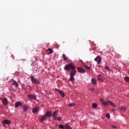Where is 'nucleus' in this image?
Listing matches in <instances>:
<instances>
[{
	"label": "nucleus",
	"mask_w": 129,
	"mask_h": 129,
	"mask_svg": "<svg viewBox=\"0 0 129 129\" xmlns=\"http://www.w3.org/2000/svg\"><path fill=\"white\" fill-rule=\"evenodd\" d=\"M112 111H115V109H112Z\"/></svg>",
	"instance_id": "nucleus-34"
},
{
	"label": "nucleus",
	"mask_w": 129,
	"mask_h": 129,
	"mask_svg": "<svg viewBox=\"0 0 129 129\" xmlns=\"http://www.w3.org/2000/svg\"><path fill=\"white\" fill-rule=\"evenodd\" d=\"M59 127L61 129H65V125H63L62 124H59Z\"/></svg>",
	"instance_id": "nucleus-23"
},
{
	"label": "nucleus",
	"mask_w": 129,
	"mask_h": 129,
	"mask_svg": "<svg viewBox=\"0 0 129 129\" xmlns=\"http://www.w3.org/2000/svg\"><path fill=\"white\" fill-rule=\"evenodd\" d=\"M0 125H1V123H0Z\"/></svg>",
	"instance_id": "nucleus-35"
},
{
	"label": "nucleus",
	"mask_w": 129,
	"mask_h": 129,
	"mask_svg": "<svg viewBox=\"0 0 129 129\" xmlns=\"http://www.w3.org/2000/svg\"><path fill=\"white\" fill-rule=\"evenodd\" d=\"M19 106H23V103L21 101H17L15 104V107L18 108Z\"/></svg>",
	"instance_id": "nucleus-7"
},
{
	"label": "nucleus",
	"mask_w": 129,
	"mask_h": 129,
	"mask_svg": "<svg viewBox=\"0 0 129 129\" xmlns=\"http://www.w3.org/2000/svg\"><path fill=\"white\" fill-rule=\"evenodd\" d=\"M94 60L97 62V64H100V62H101V57H100L99 56H97L94 59Z\"/></svg>",
	"instance_id": "nucleus-9"
},
{
	"label": "nucleus",
	"mask_w": 129,
	"mask_h": 129,
	"mask_svg": "<svg viewBox=\"0 0 129 129\" xmlns=\"http://www.w3.org/2000/svg\"><path fill=\"white\" fill-rule=\"evenodd\" d=\"M56 91H57L58 93H59L60 95H61V97H65V93L62 91H61L58 89H55Z\"/></svg>",
	"instance_id": "nucleus-6"
},
{
	"label": "nucleus",
	"mask_w": 129,
	"mask_h": 129,
	"mask_svg": "<svg viewBox=\"0 0 129 129\" xmlns=\"http://www.w3.org/2000/svg\"><path fill=\"white\" fill-rule=\"evenodd\" d=\"M31 65L32 67H34V66L36 65V62H35V61H33Z\"/></svg>",
	"instance_id": "nucleus-28"
},
{
	"label": "nucleus",
	"mask_w": 129,
	"mask_h": 129,
	"mask_svg": "<svg viewBox=\"0 0 129 129\" xmlns=\"http://www.w3.org/2000/svg\"><path fill=\"white\" fill-rule=\"evenodd\" d=\"M92 106L93 108H96L97 107V104H96V103H93Z\"/></svg>",
	"instance_id": "nucleus-26"
},
{
	"label": "nucleus",
	"mask_w": 129,
	"mask_h": 129,
	"mask_svg": "<svg viewBox=\"0 0 129 129\" xmlns=\"http://www.w3.org/2000/svg\"><path fill=\"white\" fill-rule=\"evenodd\" d=\"M47 53L48 55H50V54H52L53 53V49L51 48L48 49L47 50Z\"/></svg>",
	"instance_id": "nucleus-16"
},
{
	"label": "nucleus",
	"mask_w": 129,
	"mask_h": 129,
	"mask_svg": "<svg viewBox=\"0 0 129 129\" xmlns=\"http://www.w3.org/2000/svg\"><path fill=\"white\" fill-rule=\"evenodd\" d=\"M120 109V110H122V111H125V108L124 107H121Z\"/></svg>",
	"instance_id": "nucleus-27"
},
{
	"label": "nucleus",
	"mask_w": 129,
	"mask_h": 129,
	"mask_svg": "<svg viewBox=\"0 0 129 129\" xmlns=\"http://www.w3.org/2000/svg\"><path fill=\"white\" fill-rule=\"evenodd\" d=\"M40 108L39 107H35L32 109L33 113H36V112H38L39 111Z\"/></svg>",
	"instance_id": "nucleus-11"
},
{
	"label": "nucleus",
	"mask_w": 129,
	"mask_h": 129,
	"mask_svg": "<svg viewBox=\"0 0 129 129\" xmlns=\"http://www.w3.org/2000/svg\"><path fill=\"white\" fill-rule=\"evenodd\" d=\"M44 115H45L46 117L52 116V112H51L50 111H48L46 112V113Z\"/></svg>",
	"instance_id": "nucleus-12"
},
{
	"label": "nucleus",
	"mask_w": 129,
	"mask_h": 129,
	"mask_svg": "<svg viewBox=\"0 0 129 129\" xmlns=\"http://www.w3.org/2000/svg\"><path fill=\"white\" fill-rule=\"evenodd\" d=\"M94 89H95L94 88H93L91 89V91H94Z\"/></svg>",
	"instance_id": "nucleus-32"
},
{
	"label": "nucleus",
	"mask_w": 129,
	"mask_h": 129,
	"mask_svg": "<svg viewBox=\"0 0 129 129\" xmlns=\"http://www.w3.org/2000/svg\"><path fill=\"white\" fill-rule=\"evenodd\" d=\"M91 81L93 84H96V80H95V79H92Z\"/></svg>",
	"instance_id": "nucleus-21"
},
{
	"label": "nucleus",
	"mask_w": 129,
	"mask_h": 129,
	"mask_svg": "<svg viewBox=\"0 0 129 129\" xmlns=\"http://www.w3.org/2000/svg\"><path fill=\"white\" fill-rule=\"evenodd\" d=\"M3 123H5V124H7V125H10L11 124V121L8 119H5L3 121Z\"/></svg>",
	"instance_id": "nucleus-13"
},
{
	"label": "nucleus",
	"mask_w": 129,
	"mask_h": 129,
	"mask_svg": "<svg viewBox=\"0 0 129 129\" xmlns=\"http://www.w3.org/2000/svg\"><path fill=\"white\" fill-rule=\"evenodd\" d=\"M27 97L30 99V100H37V97L35 95L29 94L27 95Z\"/></svg>",
	"instance_id": "nucleus-5"
},
{
	"label": "nucleus",
	"mask_w": 129,
	"mask_h": 129,
	"mask_svg": "<svg viewBox=\"0 0 129 129\" xmlns=\"http://www.w3.org/2000/svg\"><path fill=\"white\" fill-rule=\"evenodd\" d=\"M30 78L32 83H34V84H40V80L35 78L33 76H31Z\"/></svg>",
	"instance_id": "nucleus-4"
},
{
	"label": "nucleus",
	"mask_w": 129,
	"mask_h": 129,
	"mask_svg": "<svg viewBox=\"0 0 129 129\" xmlns=\"http://www.w3.org/2000/svg\"><path fill=\"white\" fill-rule=\"evenodd\" d=\"M74 105H75V103H70L68 104V106H69L70 107L74 106Z\"/></svg>",
	"instance_id": "nucleus-22"
},
{
	"label": "nucleus",
	"mask_w": 129,
	"mask_h": 129,
	"mask_svg": "<svg viewBox=\"0 0 129 129\" xmlns=\"http://www.w3.org/2000/svg\"><path fill=\"white\" fill-rule=\"evenodd\" d=\"M84 67L87 69V70H90V68L89 67L86 66V64L84 65Z\"/></svg>",
	"instance_id": "nucleus-24"
},
{
	"label": "nucleus",
	"mask_w": 129,
	"mask_h": 129,
	"mask_svg": "<svg viewBox=\"0 0 129 129\" xmlns=\"http://www.w3.org/2000/svg\"><path fill=\"white\" fill-rule=\"evenodd\" d=\"M112 127H113L114 128H116V126L112 125Z\"/></svg>",
	"instance_id": "nucleus-33"
},
{
	"label": "nucleus",
	"mask_w": 129,
	"mask_h": 129,
	"mask_svg": "<svg viewBox=\"0 0 129 129\" xmlns=\"http://www.w3.org/2000/svg\"><path fill=\"white\" fill-rule=\"evenodd\" d=\"M105 69H106V70H109V67H108V66H106L105 67Z\"/></svg>",
	"instance_id": "nucleus-30"
},
{
	"label": "nucleus",
	"mask_w": 129,
	"mask_h": 129,
	"mask_svg": "<svg viewBox=\"0 0 129 129\" xmlns=\"http://www.w3.org/2000/svg\"><path fill=\"white\" fill-rule=\"evenodd\" d=\"M57 113H58V111L55 110L52 113V117L54 120H57V119L60 121L61 119V116H59L58 118L57 117Z\"/></svg>",
	"instance_id": "nucleus-3"
},
{
	"label": "nucleus",
	"mask_w": 129,
	"mask_h": 129,
	"mask_svg": "<svg viewBox=\"0 0 129 129\" xmlns=\"http://www.w3.org/2000/svg\"><path fill=\"white\" fill-rule=\"evenodd\" d=\"M98 80L99 81H102V80H103V76H102L101 74H99L98 76Z\"/></svg>",
	"instance_id": "nucleus-14"
},
{
	"label": "nucleus",
	"mask_w": 129,
	"mask_h": 129,
	"mask_svg": "<svg viewBox=\"0 0 129 129\" xmlns=\"http://www.w3.org/2000/svg\"><path fill=\"white\" fill-rule=\"evenodd\" d=\"M46 119H47V117L44 114L41 116V117L40 119V121L42 122V121H44V120H46Z\"/></svg>",
	"instance_id": "nucleus-15"
},
{
	"label": "nucleus",
	"mask_w": 129,
	"mask_h": 129,
	"mask_svg": "<svg viewBox=\"0 0 129 129\" xmlns=\"http://www.w3.org/2000/svg\"><path fill=\"white\" fill-rule=\"evenodd\" d=\"M2 123L3 125V126H6V125H5V123H3V121L2 122Z\"/></svg>",
	"instance_id": "nucleus-31"
},
{
	"label": "nucleus",
	"mask_w": 129,
	"mask_h": 129,
	"mask_svg": "<svg viewBox=\"0 0 129 129\" xmlns=\"http://www.w3.org/2000/svg\"><path fill=\"white\" fill-rule=\"evenodd\" d=\"M124 80L126 81V82L129 83V77H125Z\"/></svg>",
	"instance_id": "nucleus-25"
},
{
	"label": "nucleus",
	"mask_w": 129,
	"mask_h": 129,
	"mask_svg": "<svg viewBox=\"0 0 129 129\" xmlns=\"http://www.w3.org/2000/svg\"><path fill=\"white\" fill-rule=\"evenodd\" d=\"M62 58H63V60H64V61H67V56H66V55H65V54H62Z\"/></svg>",
	"instance_id": "nucleus-20"
},
{
	"label": "nucleus",
	"mask_w": 129,
	"mask_h": 129,
	"mask_svg": "<svg viewBox=\"0 0 129 129\" xmlns=\"http://www.w3.org/2000/svg\"><path fill=\"white\" fill-rule=\"evenodd\" d=\"M2 102L4 105H8L9 104V101L7 98H4L2 100Z\"/></svg>",
	"instance_id": "nucleus-8"
},
{
	"label": "nucleus",
	"mask_w": 129,
	"mask_h": 129,
	"mask_svg": "<svg viewBox=\"0 0 129 129\" xmlns=\"http://www.w3.org/2000/svg\"><path fill=\"white\" fill-rule=\"evenodd\" d=\"M13 85L15 86V87H18V86H19V84H18V83L16 81H14L13 82Z\"/></svg>",
	"instance_id": "nucleus-18"
},
{
	"label": "nucleus",
	"mask_w": 129,
	"mask_h": 129,
	"mask_svg": "<svg viewBox=\"0 0 129 129\" xmlns=\"http://www.w3.org/2000/svg\"><path fill=\"white\" fill-rule=\"evenodd\" d=\"M64 69L65 70H67V71H69L70 69H71L72 71H71L70 73V81H71L72 82H73L74 81V76H75L76 74V71L75 70V67L74 65H73L72 63H70L69 64H66L64 67Z\"/></svg>",
	"instance_id": "nucleus-1"
},
{
	"label": "nucleus",
	"mask_w": 129,
	"mask_h": 129,
	"mask_svg": "<svg viewBox=\"0 0 129 129\" xmlns=\"http://www.w3.org/2000/svg\"><path fill=\"white\" fill-rule=\"evenodd\" d=\"M77 69L78 72L80 73H85V70H84L83 68L79 67Z\"/></svg>",
	"instance_id": "nucleus-10"
},
{
	"label": "nucleus",
	"mask_w": 129,
	"mask_h": 129,
	"mask_svg": "<svg viewBox=\"0 0 129 129\" xmlns=\"http://www.w3.org/2000/svg\"><path fill=\"white\" fill-rule=\"evenodd\" d=\"M106 117H107V118H109L110 117V115H109V114L107 113L106 115Z\"/></svg>",
	"instance_id": "nucleus-29"
},
{
	"label": "nucleus",
	"mask_w": 129,
	"mask_h": 129,
	"mask_svg": "<svg viewBox=\"0 0 129 129\" xmlns=\"http://www.w3.org/2000/svg\"><path fill=\"white\" fill-rule=\"evenodd\" d=\"M22 108L23 109L24 111H27L29 109L28 106L27 105H23L22 106Z\"/></svg>",
	"instance_id": "nucleus-17"
},
{
	"label": "nucleus",
	"mask_w": 129,
	"mask_h": 129,
	"mask_svg": "<svg viewBox=\"0 0 129 129\" xmlns=\"http://www.w3.org/2000/svg\"><path fill=\"white\" fill-rule=\"evenodd\" d=\"M64 129H72L70 126L68 125V124H66L64 125Z\"/></svg>",
	"instance_id": "nucleus-19"
},
{
	"label": "nucleus",
	"mask_w": 129,
	"mask_h": 129,
	"mask_svg": "<svg viewBox=\"0 0 129 129\" xmlns=\"http://www.w3.org/2000/svg\"><path fill=\"white\" fill-rule=\"evenodd\" d=\"M100 100L102 105H108V104H110L111 106H113V107H115V104L111 101L108 100L105 102L103 99H101Z\"/></svg>",
	"instance_id": "nucleus-2"
}]
</instances>
